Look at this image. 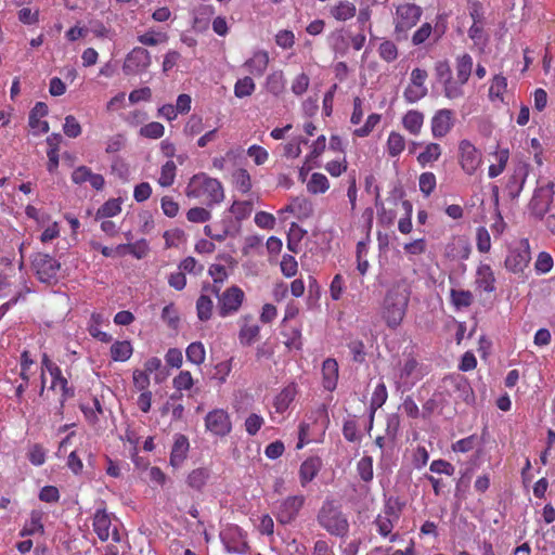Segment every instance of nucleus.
<instances>
[{
	"instance_id": "4c0bfd02",
	"label": "nucleus",
	"mask_w": 555,
	"mask_h": 555,
	"mask_svg": "<svg viewBox=\"0 0 555 555\" xmlns=\"http://www.w3.org/2000/svg\"><path fill=\"white\" fill-rule=\"evenodd\" d=\"M132 352V345L128 340H117L111 346V358L117 362L127 361Z\"/></svg>"
},
{
	"instance_id": "473e14b6",
	"label": "nucleus",
	"mask_w": 555,
	"mask_h": 555,
	"mask_svg": "<svg viewBox=\"0 0 555 555\" xmlns=\"http://www.w3.org/2000/svg\"><path fill=\"white\" fill-rule=\"evenodd\" d=\"M495 278L492 269L488 264H481L477 269L476 284L477 286L487 292L492 293L495 291Z\"/></svg>"
},
{
	"instance_id": "f3484780",
	"label": "nucleus",
	"mask_w": 555,
	"mask_h": 555,
	"mask_svg": "<svg viewBox=\"0 0 555 555\" xmlns=\"http://www.w3.org/2000/svg\"><path fill=\"white\" fill-rule=\"evenodd\" d=\"M105 257H122L132 255L142 258L147 253V245H98Z\"/></svg>"
},
{
	"instance_id": "864d4df0",
	"label": "nucleus",
	"mask_w": 555,
	"mask_h": 555,
	"mask_svg": "<svg viewBox=\"0 0 555 555\" xmlns=\"http://www.w3.org/2000/svg\"><path fill=\"white\" fill-rule=\"evenodd\" d=\"M36 365V361L33 358L30 351L24 350L21 353L20 358V377L23 380L29 382L30 376L34 374V371L31 370Z\"/></svg>"
},
{
	"instance_id": "603ef678",
	"label": "nucleus",
	"mask_w": 555,
	"mask_h": 555,
	"mask_svg": "<svg viewBox=\"0 0 555 555\" xmlns=\"http://www.w3.org/2000/svg\"><path fill=\"white\" fill-rule=\"evenodd\" d=\"M177 166L173 160H167L160 169L158 183L164 188H169L176 179Z\"/></svg>"
},
{
	"instance_id": "6ab92c4d",
	"label": "nucleus",
	"mask_w": 555,
	"mask_h": 555,
	"mask_svg": "<svg viewBox=\"0 0 555 555\" xmlns=\"http://www.w3.org/2000/svg\"><path fill=\"white\" fill-rule=\"evenodd\" d=\"M190 442L186 436L178 434L170 452L169 463L173 468H179L188 457Z\"/></svg>"
},
{
	"instance_id": "72a5a7b5",
	"label": "nucleus",
	"mask_w": 555,
	"mask_h": 555,
	"mask_svg": "<svg viewBox=\"0 0 555 555\" xmlns=\"http://www.w3.org/2000/svg\"><path fill=\"white\" fill-rule=\"evenodd\" d=\"M296 396L294 386L283 388L273 400V408L275 413L283 414L291 405Z\"/></svg>"
},
{
	"instance_id": "3c124183",
	"label": "nucleus",
	"mask_w": 555,
	"mask_h": 555,
	"mask_svg": "<svg viewBox=\"0 0 555 555\" xmlns=\"http://www.w3.org/2000/svg\"><path fill=\"white\" fill-rule=\"evenodd\" d=\"M450 297L453 306L456 309L467 308L473 304L474 296L469 291L454 289L450 292Z\"/></svg>"
},
{
	"instance_id": "4d7b16f0",
	"label": "nucleus",
	"mask_w": 555,
	"mask_h": 555,
	"mask_svg": "<svg viewBox=\"0 0 555 555\" xmlns=\"http://www.w3.org/2000/svg\"><path fill=\"white\" fill-rule=\"evenodd\" d=\"M357 472L361 478V480L369 482L374 477L373 472V459L369 455L363 456L358 463H357Z\"/></svg>"
},
{
	"instance_id": "f8f14e48",
	"label": "nucleus",
	"mask_w": 555,
	"mask_h": 555,
	"mask_svg": "<svg viewBox=\"0 0 555 555\" xmlns=\"http://www.w3.org/2000/svg\"><path fill=\"white\" fill-rule=\"evenodd\" d=\"M34 267L41 282L50 283L57 275L60 263L48 254L38 253L34 258Z\"/></svg>"
},
{
	"instance_id": "5fc2aeb1",
	"label": "nucleus",
	"mask_w": 555,
	"mask_h": 555,
	"mask_svg": "<svg viewBox=\"0 0 555 555\" xmlns=\"http://www.w3.org/2000/svg\"><path fill=\"white\" fill-rule=\"evenodd\" d=\"M256 89V85L250 76L238 79L234 85V94L236 98L243 99L250 96Z\"/></svg>"
},
{
	"instance_id": "0eeeda50",
	"label": "nucleus",
	"mask_w": 555,
	"mask_h": 555,
	"mask_svg": "<svg viewBox=\"0 0 555 555\" xmlns=\"http://www.w3.org/2000/svg\"><path fill=\"white\" fill-rule=\"evenodd\" d=\"M305 501V496L302 494H298L289 495L284 500L278 502L275 505V509L273 512L276 520L281 525H288L293 522L297 518L300 509L302 508Z\"/></svg>"
},
{
	"instance_id": "423d86ee",
	"label": "nucleus",
	"mask_w": 555,
	"mask_h": 555,
	"mask_svg": "<svg viewBox=\"0 0 555 555\" xmlns=\"http://www.w3.org/2000/svg\"><path fill=\"white\" fill-rule=\"evenodd\" d=\"M457 157L462 170L468 176H473L482 164L481 152L467 139L459 142Z\"/></svg>"
},
{
	"instance_id": "7ed1b4c3",
	"label": "nucleus",
	"mask_w": 555,
	"mask_h": 555,
	"mask_svg": "<svg viewBox=\"0 0 555 555\" xmlns=\"http://www.w3.org/2000/svg\"><path fill=\"white\" fill-rule=\"evenodd\" d=\"M185 195L189 198H196L204 205L211 207L224 199V190L221 182L204 172L194 175L186 188Z\"/></svg>"
},
{
	"instance_id": "4be33fe9",
	"label": "nucleus",
	"mask_w": 555,
	"mask_h": 555,
	"mask_svg": "<svg viewBox=\"0 0 555 555\" xmlns=\"http://www.w3.org/2000/svg\"><path fill=\"white\" fill-rule=\"evenodd\" d=\"M322 468V460L319 456L306 459L299 467V481L302 487L311 482Z\"/></svg>"
},
{
	"instance_id": "ddd939ff",
	"label": "nucleus",
	"mask_w": 555,
	"mask_h": 555,
	"mask_svg": "<svg viewBox=\"0 0 555 555\" xmlns=\"http://www.w3.org/2000/svg\"><path fill=\"white\" fill-rule=\"evenodd\" d=\"M454 126V113L449 108L438 109L430 120L431 134L436 139L446 137Z\"/></svg>"
},
{
	"instance_id": "de8ad7c7",
	"label": "nucleus",
	"mask_w": 555,
	"mask_h": 555,
	"mask_svg": "<svg viewBox=\"0 0 555 555\" xmlns=\"http://www.w3.org/2000/svg\"><path fill=\"white\" fill-rule=\"evenodd\" d=\"M377 532L382 537H389L390 542H395L398 539V533L391 534L393 529L392 520L386 515H378L374 520Z\"/></svg>"
},
{
	"instance_id": "6e6552de",
	"label": "nucleus",
	"mask_w": 555,
	"mask_h": 555,
	"mask_svg": "<svg viewBox=\"0 0 555 555\" xmlns=\"http://www.w3.org/2000/svg\"><path fill=\"white\" fill-rule=\"evenodd\" d=\"M204 422L206 430L216 437L223 438L232 431V421L230 414L224 409L209 411Z\"/></svg>"
},
{
	"instance_id": "39448f33",
	"label": "nucleus",
	"mask_w": 555,
	"mask_h": 555,
	"mask_svg": "<svg viewBox=\"0 0 555 555\" xmlns=\"http://www.w3.org/2000/svg\"><path fill=\"white\" fill-rule=\"evenodd\" d=\"M204 292H210L218 297V313L225 318L237 312L244 301L245 294L238 286H231L219 295L220 287L217 285L205 286Z\"/></svg>"
},
{
	"instance_id": "a18cd8bd",
	"label": "nucleus",
	"mask_w": 555,
	"mask_h": 555,
	"mask_svg": "<svg viewBox=\"0 0 555 555\" xmlns=\"http://www.w3.org/2000/svg\"><path fill=\"white\" fill-rule=\"evenodd\" d=\"M330 189V182L325 175L320 172L312 173L307 190L311 194H323Z\"/></svg>"
},
{
	"instance_id": "13d9d810",
	"label": "nucleus",
	"mask_w": 555,
	"mask_h": 555,
	"mask_svg": "<svg viewBox=\"0 0 555 555\" xmlns=\"http://www.w3.org/2000/svg\"><path fill=\"white\" fill-rule=\"evenodd\" d=\"M172 386L177 391L190 390L194 386V379L190 371H180L172 379Z\"/></svg>"
},
{
	"instance_id": "f257e3e1",
	"label": "nucleus",
	"mask_w": 555,
	"mask_h": 555,
	"mask_svg": "<svg viewBox=\"0 0 555 555\" xmlns=\"http://www.w3.org/2000/svg\"><path fill=\"white\" fill-rule=\"evenodd\" d=\"M434 70L437 81L442 86L443 95L451 101L459 100L465 95L464 87L473 72V57L468 53L456 56L455 77L447 60L436 62Z\"/></svg>"
},
{
	"instance_id": "49530a36",
	"label": "nucleus",
	"mask_w": 555,
	"mask_h": 555,
	"mask_svg": "<svg viewBox=\"0 0 555 555\" xmlns=\"http://www.w3.org/2000/svg\"><path fill=\"white\" fill-rule=\"evenodd\" d=\"M121 212V199L111 198L106 201L96 211V219L115 217Z\"/></svg>"
},
{
	"instance_id": "774afa93",
	"label": "nucleus",
	"mask_w": 555,
	"mask_h": 555,
	"mask_svg": "<svg viewBox=\"0 0 555 555\" xmlns=\"http://www.w3.org/2000/svg\"><path fill=\"white\" fill-rule=\"evenodd\" d=\"M281 272L285 278H293L298 272V263L294 256L284 255L280 263Z\"/></svg>"
},
{
	"instance_id": "1a4fd4ad",
	"label": "nucleus",
	"mask_w": 555,
	"mask_h": 555,
	"mask_svg": "<svg viewBox=\"0 0 555 555\" xmlns=\"http://www.w3.org/2000/svg\"><path fill=\"white\" fill-rule=\"evenodd\" d=\"M422 8L414 3H402L396 8L395 29L404 33L414 27L422 16Z\"/></svg>"
},
{
	"instance_id": "393cba45",
	"label": "nucleus",
	"mask_w": 555,
	"mask_h": 555,
	"mask_svg": "<svg viewBox=\"0 0 555 555\" xmlns=\"http://www.w3.org/2000/svg\"><path fill=\"white\" fill-rule=\"evenodd\" d=\"M43 516L44 513L41 509H33L29 513V518L25 521L23 528L20 531L21 537H29L34 534H43Z\"/></svg>"
},
{
	"instance_id": "8fccbe9b",
	"label": "nucleus",
	"mask_w": 555,
	"mask_h": 555,
	"mask_svg": "<svg viewBox=\"0 0 555 555\" xmlns=\"http://www.w3.org/2000/svg\"><path fill=\"white\" fill-rule=\"evenodd\" d=\"M214 302L209 295L202 294L196 301V312L201 321H208L211 318Z\"/></svg>"
},
{
	"instance_id": "2f4dec72",
	"label": "nucleus",
	"mask_w": 555,
	"mask_h": 555,
	"mask_svg": "<svg viewBox=\"0 0 555 555\" xmlns=\"http://www.w3.org/2000/svg\"><path fill=\"white\" fill-rule=\"evenodd\" d=\"M104 322H106V318L102 313L93 312L88 324V332L93 338L102 343H109L112 336L100 328Z\"/></svg>"
},
{
	"instance_id": "4468645a",
	"label": "nucleus",
	"mask_w": 555,
	"mask_h": 555,
	"mask_svg": "<svg viewBox=\"0 0 555 555\" xmlns=\"http://www.w3.org/2000/svg\"><path fill=\"white\" fill-rule=\"evenodd\" d=\"M424 373L417 360L410 356L408 357L399 372V383L404 388L413 387L422 377Z\"/></svg>"
},
{
	"instance_id": "f704fd0d",
	"label": "nucleus",
	"mask_w": 555,
	"mask_h": 555,
	"mask_svg": "<svg viewBox=\"0 0 555 555\" xmlns=\"http://www.w3.org/2000/svg\"><path fill=\"white\" fill-rule=\"evenodd\" d=\"M400 427V420L399 416L396 414H392L388 416L387 418V426H386V437L384 436H377L375 438V444L383 451L385 448V441L388 439L391 442H395L398 431Z\"/></svg>"
},
{
	"instance_id": "09e8293b",
	"label": "nucleus",
	"mask_w": 555,
	"mask_h": 555,
	"mask_svg": "<svg viewBox=\"0 0 555 555\" xmlns=\"http://www.w3.org/2000/svg\"><path fill=\"white\" fill-rule=\"evenodd\" d=\"M80 409L87 422L91 425H95L99 422V416L104 413L100 400L95 397L92 399V405L81 404Z\"/></svg>"
},
{
	"instance_id": "680f3d73",
	"label": "nucleus",
	"mask_w": 555,
	"mask_h": 555,
	"mask_svg": "<svg viewBox=\"0 0 555 555\" xmlns=\"http://www.w3.org/2000/svg\"><path fill=\"white\" fill-rule=\"evenodd\" d=\"M380 121V115L373 113L370 114L364 122V125L360 128L354 129L353 135L358 138H365L367 137L374 128L377 126V124Z\"/></svg>"
},
{
	"instance_id": "bb28decb",
	"label": "nucleus",
	"mask_w": 555,
	"mask_h": 555,
	"mask_svg": "<svg viewBox=\"0 0 555 555\" xmlns=\"http://www.w3.org/2000/svg\"><path fill=\"white\" fill-rule=\"evenodd\" d=\"M312 212V205L311 203L301 197H296L291 201L288 205H286L284 208H281L279 210V216L285 214H292L298 218L301 217H308Z\"/></svg>"
},
{
	"instance_id": "dca6fc26",
	"label": "nucleus",
	"mask_w": 555,
	"mask_h": 555,
	"mask_svg": "<svg viewBox=\"0 0 555 555\" xmlns=\"http://www.w3.org/2000/svg\"><path fill=\"white\" fill-rule=\"evenodd\" d=\"M50 376L52 378L50 388L52 390L60 388L61 397L59 414L63 415L66 401L75 397V388L69 385L67 378L63 375L61 367L51 373Z\"/></svg>"
},
{
	"instance_id": "bf43d9fd",
	"label": "nucleus",
	"mask_w": 555,
	"mask_h": 555,
	"mask_svg": "<svg viewBox=\"0 0 555 555\" xmlns=\"http://www.w3.org/2000/svg\"><path fill=\"white\" fill-rule=\"evenodd\" d=\"M165 133V127L158 121H152L140 128V135L147 139H160Z\"/></svg>"
},
{
	"instance_id": "b1692460",
	"label": "nucleus",
	"mask_w": 555,
	"mask_h": 555,
	"mask_svg": "<svg viewBox=\"0 0 555 555\" xmlns=\"http://www.w3.org/2000/svg\"><path fill=\"white\" fill-rule=\"evenodd\" d=\"M112 525L111 515L106 512L105 508H99L95 511L92 519L93 531L98 535V538L105 542L109 538V528Z\"/></svg>"
},
{
	"instance_id": "0e129e2a",
	"label": "nucleus",
	"mask_w": 555,
	"mask_h": 555,
	"mask_svg": "<svg viewBox=\"0 0 555 555\" xmlns=\"http://www.w3.org/2000/svg\"><path fill=\"white\" fill-rule=\"evenodd\" d=\"M230 211L235 216L236 219H245L253 211L251 201H234L231 205Z\"/></svg>"
},
{
	"instance_id": "412c9836",
	"label": "nucleus",
	"mask_w": 555,
	"mask_h": 555,
	"mask_svg": "<svg viewBox=\"0 0 555 555\" xmlns=\"http://www.w3.org/2000/svg\"><path fill=\"white\" fill-rule=\"evenodd\" d=\"M268 65L269 54L263 50L255 51L251 57L243 64L246 70L255 77H261L266 73Z\"/></svg>"
},
{
	"instance_id": "2eb2a0df",
	"label": "nucleus",
	"mask_w": 555,
	"mask_h": 555,
	"mask_svg": "<svg viewBox=\"0 0 555 555\" xmlns=\"http://www.w3.org/2000/svg\"><path fill=\"white\" fill-rule=\"evenodd\" d=\"M529 245H520L509 250L505 259V267L513 273H522L530 261Z\"/></svg>"
},
{
	"instance_id": "c9c22d12",
	"label": "nucleus",
	"mask_w": 555,
	"mask_h": 555,
	"mask_svg": "<svg viewBox=\"0 0 555 555\" xmlns=\"http://www.w3.org/2000/svg\"><path fill=\"white\" fill-rule=\"evenodd\" d=\"M285 77L282 70L271 73L266 79V89L274 96L281 95L285 90Z\"/></svg>"
},
{
	"instance_id": "e2e57ef3",
	"label": "nucleus",
	"mask_w": 555,
	"mask_h": 555,
	"mask_svg": "<svg viewBox=\"0 0 555 555\" xmlns=\"http://www.w3.org/2000/svg\"><path fill=\"white\" fill-rule=\"evenodd\" d=\"M378 54L382 60L390 63L398 57V48L392 41L385 40L378 47Z\"/></svg>"
},
{
	"instance_id": "cd10ccee",
	"label": "nucleus",
	"mask_w": 555,
	"mask_h": 555,
	"mask_svg": "<svg viewBox=\"0 0 555 555\" xmlns=\"http://www.w3.org/2000/svg\"><path fill=\"white\" fill-rule=\"evenodd\" d=\"M507 91V78L502 74L493 76L490 82L488 96L492 103H503L504 94Z\"/></svg>"
},
{
	"instance_id": "a211bd4d",
	"label": "nucleus",
	"mask_w": 555,
	"mask_h": 555,
	"mask_svg": "<svg viewBox=\"0 0 555 555\" xmlns=\"http://www.w3.org/2000/svg\"><path fill=\"white\" fill-rule=\"evenodd\" d=\"M48 105L44 102H37L31 108L28 117V124L33 129L34 134L38 135L49 132V122L41 120V118L48 115Z\"/></svg>"
},
{
	"instance_id": "6e6d98bb",
	"label": "nucleus",
	"mask_w": 555,
	"mask_h": 555,
	"mask_svg": "<svg viewBox=\"0 0 555 555\" xmlns=\"http://www.w3.org/2000/svg\"><path fill=\"white\" fill-rule=\"evenodd\" d=\"M168 40V35L162 31L147 30L138 37V41L143 46L155 47Z\"/></svg>"
},
{
	"instance_id": "aec40b11",
	"label": "nucleus",
	"mask_w": 555,
	"mask_h": 555,
	"mask_svg": "<svg viewBox=\"0 0 555 555\" xmlns=\"http://www.w3.org/2000/svg\"><path fill=\"white\" fill-rule=\"evenodd\" d=\"M339 369L336 359L327 358L322 363V385L327 391H333L337 387Z\"/></svg>"
},
{
	"instance_id": "37998d69",
	"label": "nucleus",
	"mask_w": 555,
	"mask_h": 555,
	"mask_svg": "<svg viewBox=\"0 0 555 555\" xmlns=\"http://www.w3.org/2000/svg\"><path fill=\"white\" fill-rule=\"evenodd\" d=\"M388 392L386 385L380 382L376 385L370 402V409H371V420L374 417V413L382 408L385 402L387 401Z\"/></svg>"
},
{
	"instance_id": "20e7f679",
	"label": "nucleus",
	"mask_w": 555,
	"mask_h": 555,
	"mask_svg": "<svg viewBox=\"0 0 555 555\" xmlns=\"http://www.w3.org/2000/svg\"><path fill=\"white\" fill-rule=\"evenodd\" d=\"M317 521L331 535L343 538L349 532L347 515L334 500H325L320 507Z\"/></svg>"
},
{
	"instance_id": "f03ea898",
	"label": "nucleus",
	"mask_w": 555,
	"mask_h": 555,
	"mask_svg": "<svg viewBox=\"0 0 555 555\" xmlns=\"http://www.w3.org/2000/svg\"><path fill=\"white\" fill-rule=\"evenodd\" d=\"M410 295V285L403 279L395 282L387 289L379 313L389 328L396 330L401 325L406 313Z\"/></svg>"
},
{
	"instance_id": "a19ab883",
	"label": "nucleus",
	"mask_w": 555,
	"mask_h": 555,
	"mask_svg": "<svg viewBox=\"0 0 555 555\" xmlns=\"http://www.w3.org/2000/svg\"><path fill=\"white\" fill-rule=\"evenodd\" d=\"M494 158L496 163L490 165L488 169V175L490 178H496L504 171L509 158L508 149H499L495 151Z\"/></svg>"
},
{
	"instance_id": "69168bd1",
	"label": "nucleus",
	"mask_w": 555,
	"mask_h": 555,
	"mask_svg": "<svg viewBox=\"0 0 555 555\" xmlns=\"http://www.w3.org/2000/svg\"><path fill=\"white\" fill-rule=\"evenodd\" d=\"M205 233L212 240L222 241L228 237L230 231L225 224L215 222L205 227Z\"/></svg>"
},
{
	"instance_id": "e433bc0d",
	"label": "nucleus",
	"mask_w": 555,
	"mask_h": 555,
	"mask_svg": "<svg viewBox=\"0 0 555 555\" xmlns=\"http://www.w3.org/2000/svg\"><path fill=\"white\" fill-rule=\"evenodd\" d=\"M210 477L209 470L204 467L195 468L186 477V483L190 488L202 491V489L206 486L208 479Z\"/></svg>"
},
{
	"instance_id": "79ce46f5",
	"label": "nucleus",
	"mask_w": 555,
	"mask_h": 555,
	"mask_svg": "<svg viewBox=\"0 0 555 555\" xmlns=\"http://www.w3.org/2000/svg\"><path fill=\"white\" fill-rule=\"evenodd\" d=\"M405 149L404 137L396 131H391L388 135L386 150L390 157L399 156Z\"/></svg>"
},
{
	"instance_id": "ea45409f",
	"label": "nucleus",
	"mask_w": 555,
	"mask_h": 555,
	"mask_svg": "<svg viewBox=\"0 0 555 555\" xmlns=\"http://www.w3.org/2000/svg\"><path fill=\"white\" fill-rule=\"evenodd\" d=\"M347 348L354 363L362 364L366 359V348L362 339L349 337Z\"/></svg>"
},
{
	"instance_id": "a878e982",
	"label": "nucleus",
	"mask_w": 555,
	"mask_h": 555,
	"mask_svg": "<svg viewBox=\"0 0 555 555\" xmlns=\"http://www.w3.org/2000/svg\"><path fill=\"white\" fill-rule=\"evenodd\" d=\"M356 14V4L348 0H340L330 8V15L338 22L349 21L353 18Z\"/></svg>"
},
{
	"instance_id": "9b49d317",
	"label": "nucleus",
	"mask_w": 555,
	"mask_h": 555,
	"mask_svg": "<svg viewBox=\"0 0 555 555\" xmlns=\"http://www.w3.org/2000/svg\"><path fill=\"white\" fill-rule=\"evenodd\" d=\"M151 63L150 52L142 47H135L127 54L122 70L126 75H135L149 68Z\"/></svg>"
},
{
	"instance_id": "c85d7f7f",
	"label": "nucleus",
	"mask_w": 555,
	"mask_h": 555,
	"mask_svg": "<svg viewBox=\"0 0 555 555\" xmlns=\"http://www.w3.org/2000/svg\"><path fill=\"white\" fill-rule=\"evenodd\" d=\"M282 336L285 338L284 344L289 350H300L302 347V337L300 326H291L282 324Z\"/></svg>"
},
{
	"instance_id": "c756f323",
	"label": "nucleus",
	"mask_w": 555,
	"mask_h": 555,
	"mask_svg": "<svg viewBox=\"0 0 555 555\" xmlns=\"http://www.w3.org/2000/svg\"><path fill=\"white\" fill-rule=\"evenodd\" d=\"M424 114L416 109H410L408 111L403 118H402V125L403 128L409 131L413 135H417L421 133V130L424 125Z\"/></svg>"
},
{
	"instance_id": "5701e85b",
	"label": "nucleus",
	"mask_w": 555,
	"mask_h": 555,
	"mask_svg": "<svg viewBox=\"0 0 555 555\" xmlns=\"http://www.w3.org/2000/svg\"><path fill=\"white\" fill-rule=\"evenodd\" d=\"M242 326L238 333V340L243 346L253 345L259 337L260 327L251 315L242 318Z\"/></svg>"
},
{
	"instance_id": "9d476101",
	"label": "nucleus",
	"mask_w": 555,
	"mask_h": 555,
	"mask_svg": "<svg viewBox=\"0 0 555 555\" xmlns=\"http://www.w3.org/2000/svg\"><path fill=\"white\" fill-rule=\"evenodd\" d=\"M247 534L238 526H231L221 532V540L229 553L246 554L249 551Z\"/></svg>"
},
{
	"instance_id": "052dcab7",
	"label": "nucleus",
	"mask_w": 555,
	"mask_h": 555,
	"mask_svg": "<svg viewBox=\"0 0 555 555\" xmlns=\"http://www.w3.org/2000/svg\"><path fill=\"white\" fill-rule=\"evenodd\" d=\"M418 185H420V191L425 196H429L434 192V190L436 189V185H437L436 176L430 171L423 172L418 178Z\"/></svg>"
},
{
	"instance_id": "338daca9",
	"label": "nucleus",
	"mask_w": 555,
	"mask_h": 555,
	"mask_svg": "<svg viewBox=\"0 0 555 555\" xmlns=\"http://www.w3.org/2000/svg\"><path fill=\"white\" fill-rule=\"evenodd\" d=\"M427 88H420L412 83H409L404 89L403 98L408 103H416L427 95Z\"/></svg>"
},
{
	"instance_id": "c03bdc74",
	"label": "nucleus",
	"mask_w": 555,
	"mask_h": 555,
	"mask_svg": "<svg viewBox=\"0 0 555 555\" xmlns=\"http://www.w3.org/2000/svg\"><path fill=\"white\" fill-rule=\"evenodd\" d=\"M186 360L195 365H201L205 362L206 350L201 341L191 343L185 350Z\"/></svg>"
},
{
	"instance_id": "58836bf2",
	"label": "nucleus",
	"mask_w": 555,
	"mask_h": 555,
	"mask_svg": "<svg viewBox=\"0 0 555 555\" xmlns=\"http://www.w3.org/2000/svg\"><path fill=\"white\" fill-rule=\"evenodd\" d=\"M232 183L243 194L250 192L253 186L250 175L245 168H238L232 173Z\"/></svg>"
},
{
	"instance_id": "7c9ffc66",
	"label": "nucleus",
	"mask_w": 555,
	"mask_h": 555,
	"mask_svg": "<svg viewBox=\"0 0 555 555\" xmlns=\"http://www.w3.org/2000/svg\"><path fill=\"white\" fill-rule=\"evenodd\" d=\"M442 155V149L439 143L429 142L424 145V150L417 155V163L425 168L437 162Z\"/></svg>"
}]
</instances>
